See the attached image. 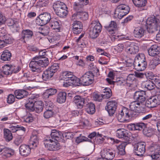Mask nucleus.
Segmentation results:
<instances>
[{
  "instance_id": "41",
  "label": "nucleus",
  "mask_w": 160,
  "mask_h": 160,
  "mask_svg": "<svg viewBox=\"0 0 160 160\" xmlns=\"http://www.w3.org/2000/svg\"><path fill=\"white\" fill-rule=\"evenodd\" d=\"M84 4L80 2H74L73 5V8L76 12H82L83 11V8Z\"/></svg>"
},
{
  "instance_id": "50",
  "label": "nucleus",
  "mask_w": 160,
  "mask_h": 160,
  "mask_svg": "<svg viewBox=\"0 0 160 160\" xmlns=\"http://www.w3.org/2000/svg\"><path fill=\"white\" fill-rule=\"evenodd\" d=\"M48 68L54 74L59 69V64L57 63H54Z\"/></svg>"
},
{
  "instance_id": "28",
  "label": "nucleus",
  "mask_w": 160,
  "mask_h": 160,
  "mask_svg": "<svg viewBox=\"0 0 160 160\" xmlns=\"http://www.w3.org/2000/svg\"><path fill=\"white\" fill-rule=\"evenodd\" d=\"M61 76L62 79L63 80H67L72 81V80L76 79V77L73 75L72 72L67 71L62 72Z\"/></svg>"
},
{
  "instance_id": "31",
  "label": "nucleus",
  "mask_w": 160,
  "mask_h": 160,
  "mask_svg": "<svg viewBox=\"0 0 160 160\" xmlns=\"http://www.w3.org/2000/svg\"><path fill=\"white\" fill-rule=\"evenodd\" d=\"M128 143L127 142H122L118 146H117L119 154L123 155L125 154V148Z\"/></svg>"
},
{
  "instance_id": "59",
  "label": "nucleus",
  "mask_w": 160,
  "mask_h": 160,
  "mask_svg": "<svg viewBox=\"0 0 160 160\" xmlns=\"http://www.w3.org/2000/svg\"><path fill=\"white\" fill-rule=\"evenodd\" d=\"M85 109H89V110H95V104L91 102L86 104L85 106Z\"/></svg>"
},
{
  "instance_id": "27",
  "label": "nucleus",
  "mask_w": 160,
  "mask_h": 160,
  "mask_svg": "<svg viewBox=\"0 0 160 160\" xmlns=\"http://www.w3.org/2000/svg\"><path fill=\"white\" fill-rule=\"evenodd\" d=\"M145 30L142 27L136 28L133 31L134 37L138 38H141L143 37Z\"/></svg>"
},
{
  "instance_id": "2",
  "label": "nucleus",
  "mask_w": 160,
  "mask_h": 160,
  "mask_svg": "<svg viewBox=\"0 0 160 160\" xmlns=\"http://www.w3.org/2000/svg\"><path fill=\"white\" fill-rule=\"evenodd\" d=\"M146 97L145 91L143 90L136 91L133 95V98L136 101L131 103L129 105L130 110L146 109L144 104Z\"/></svg>"
},
{
  "instance_id": "62",
  "label": "nucleus",
  "mask_w": 160,
  "mask_h": 160,
  "mask_svg": "<svg viewBox=\"0 0 160 160\" xmlns=\"http://www.w3.org/2000/svg\"><path fill=\"white\" fill-rule=\"evenodd\" d=\"M124 45L122 44H118L114 47V49L118 52H121L123 49Z\"/></svg>"
},
{
  "instance_id": "33",
  "label": "nucleus",
  "mask_w": 160,
  "mask_h": 160,
  "mask_svg": "<svg viewBox=\"0 0 160 160\" xmlns=\"http://www.w3.org/2000/svg\"><path fill=\"white\" fill-rule=\"evenodd\" d=\"M132 1L135 6L138 8L145 7L147 3V0H132ZM146 9L145 8L143 9Z\"/></svg>"
},
{
  "instance_id": "17",
  "label": "nucleus",
  "mask_w": 160,
  "mask_h": 160,
  "mask_svg": "<svg viewBox=\"0 0 160 160\" xmlns=\"http://www.w3.org/2000/svg\"><path fill=\"white\" fill-rule=\"evenodd\" d=\"M72 26V32L74 34H79L82 30V24L79 21L77 20L73 21Z\"/></svg>"
},
{
  "instance_id": "54",
  "label": "nucleus",
  "mask_w": 160,
  "mask_h": 160,
  "mask_svg": "<svg viewBox=\"0 0 160 160\" xmlns=\"http://www.w3.org/2000/svg\"><path fill=\"white\" fill-rule=\"evenodd\" d=\"M107 82L110 84L117 85H124L123 82L121 80H119L117 82H114L112 81L111 79L109 78H107L106 79Z\"/></svg>"
},
{
  "instance_id": "55",
  "label": "nucleus",
  "mask_w": 160,
  "mask_h": 160,
  "mask_svg": "<svg viewBox=\"0 0 160 160\" xmlns=\"http://www.w3.org/2000/svg\"><path fill=\"white\" fill-rule=\"evenodd\" d=\"M63 138L66 139H72L73 137V133L72 132H65L62 134Z\"/></svg>"
},
{
  "instance_id": "51",
  "label": "nucleus",
  "mask_w": 160,
  "mask_h": 160,
  "mask_svg": "<svg viewBox=\"0 0 160 160\" xmlns=\"http://www.w3.org/2000/svg\"><path fill=\"white\" fill-rule=\"evenodd\" d=\"M157 146L156 145L152 144L148 147V151L149 152H151V153L156 152L158 151L159 148H157Z\"/></svg>"
},
{
  "instance_id": "19",
  "label": "nucleus",
  "mask_w": 160,
  "mask_h": 160,
  "mask_svg": "<svg viewBox=\"0 0 160 160\" xmlns=\"http://www.w3.org/2000/svg\"><path fill=\"white\" fill-rule=\"evenodd\" d=\"M88 13L82 11V12L74 13L72 16V19L74 20L80 19L86 20L88 19Z\"/></svg>"
},
{
  "instance_id": "29",
  "label": "nucleus",
  "mask_w": 160,
  "mask_h": 160,
  "mask_svg": "<svg viewBox=\"0 0 160 160\" xmlns=\"http://www.w3.org/2000/svg\"><path fill=\"white\" fill-rule=\"evenodd\" d=\"M12 132H17L18 134L21 132V134H23L26 131L25 128L20 125H12L10 127Z\"/></svg>"
},
{
  "instance_id": "39",
  "label": "nucleus",
  "mask_w": 160,
  "mask_h": 160,
  "mask_svg": "<svg viewBox=\"0 0 160 160\" xmlns=\"http://www.w3.org/2000/svg\"><path fill=\"white\" fill-rule=\"evenodd\" d=\"M4 138L7 142H9L13 138L11 132L8 129H3Z\"/></svg>"
},
{
  "instance_id": "32",
  "label": "nucleus",
  "mask_w": 160,
  "mask_h": 160,
  "mask_svg": "<svg viewBox=\"0 0 160 160\" xmlns=\"http://www.w3.org/2000/svg\"><path fill=\"white\" fill-rule=\"evenodd\" d=\"M67 93L63 91L60 92L57 94V101L59 103H63L66 101Z\"/></svg>"
},
{
  "instance_id": "18",
  "label": "nucleus",
  "mask_w": 160,
  "mask_h": 160,
  "mask_svg": "<svg viewBox=\"0 0 160 160\" xmlns=\"http://www.w3.org/2000/svg\"><path fill=\"white\" fill-rule=\"evenodd\" d=\"M2 38L1 42L3 44V47H5L7 44L12 43L14 41L13 38L9 34L7 33L1 36Z\"/></svg>"
},
{
  "instance_id": "12",
  "label": "nucleus",
  "mask_w": 160,
  "mask_h": 160,
  "mask_svg": "<svg viewBox=\"0 0 160 160\" xmlns=\"http://www.w3.org/2000/svg\"><path fill=\"white\" fill-rule=\"evenodd\" d=\"M146 146V143L143 142H139L135 144L134 147V154L141 157L142 156L145 151Z\"/></svg>"
},
{
  "instance_id": "26",
  "label": "nucleus",
  "mask_w": 160,
  "mask_h": 160,
  "mask_svg": "<svg viewBox=\"0 0 160 160\" xmlns=\"http://www.w3.org/2000/svg\"><path fill=\"white\" fill-rule=\"evenodd\" d=\"M1 152L2 156L7 157H10L14 154V151L12 149L7 147H4L2 146H1Z\"/></svg>"
},
{
  "instance_id": "7",
  "label": "nucleus",
  "mask_w": 160,
  "mask_h": 160,
  "mask_svg": "<svg viewBox=\"0 0 160 160\" xmlns=\"http://www.w3.org/2000/svg\"><path fill=\"white\" fill-rule=\"evenodd\" d=\"M52 18L50 13L45 12L40 14L37 17L36 19V22L37 25L42 26L49 23Z\"/></svg>"
},
{
  "instance_id": "15",
  "label": "nucleus",
  "mask_w": 160,
  "mask_h": 160,
  "mask_svg": "<svg viewBox=\"0 0 160 160\" xmlns=\"http://www.w3.org/2000/svg\"><path fill=\"white\" fill-rule=\"evenodd\" d=\"M116 136L119 138H123L128 141L129 140L130 133L128 130L123 128H120L116 132Z\"/></svg>"
},
{
  "instance_id": "46",
  "label": "nucleus",
  "mask_w": 160,
  "mask_h": 160,
  "mask_svg": "<svg viewBox=\"0 0 160 160\" xmlns=\"http://www.w3.org/2000/svg\"><path fill=\"white\" fill-rule=\"evenodd\" d=\"M19 135L14 140V144L18 146L21 143L24 139V137L21 134V132L18 134Z\"/></svg>"
},
{
  "instance_id": "53",
  "label": "nucleus",
  "mask_w": 160,
  "mask_h": 160,
  "mask_svg": "<svg viewBox=\"0 0 160 160\" xmlns=\"http://www.w3.org/2000/svg\"><path fill=\"white\" fill-rule=\"evenodd\" d=\"M15 95L13 94H11L8 95L7 99V103L9 104L13 103L15 101Z\"/></svg>"
},
{
  "instance_id": "20",
  "label": "nucleus",
  "mask_w": 160,
  "mask_h": 160,
  "mask_svg": "<svg viewBox=\"0 0 160 160\" xmlns=\"http://www.w3.org/2000/svg\"><path fill=\"white\" fill-rule=\"evenodd\" d=\"M33 34V32L30 30H23L20 33L21 39L22 40H23L24 42H25V40H27L32 38Z\"/></svg>"
},
{
  "instance_id": "47",
  "label": "nucleus",
  "mask_w": 160,
  "mask_h": 160,
  "mask_svg": "<svg viewBox=\"0 0 160 160\" xmlns=\"http://www.w3.org/2000/svg\"><path fill=\"white\" fill-rule=\"evenodd\" d=\"M145 88L147 89L151 90L155 88L154 83L150 80L147 81L145 82Z\"/></svg>"
},
{
  "instance_id": "38",
  "label": "nucleus",
  "mask_w": 160,
  "mask_h": 160,
  "mask_svg": "<svg viewBox=\"0 0 160 160\" xmlns=\"http://www.w3.org/2000/svg\"><path fill=\"white\" fill-rule=\"evenodd\" d=\"M61 132L53 129L52 130L51 136L52 139L58 141L61 138Z\"/></svg>"
},
{
  "instance_id": "3",
  "label": "nucleus",
  "mask_w": 160,
  "mask_h": 160,
  "mask_svg": "<svg viewBox=\"0 0 160 160\" xmlns=\"http://www.w3.org/2000/svg\"><path fill=\"white\" fill-rule=\"evenodd\" d=\"M159 17L153 16L148 18L147 21V31L149 33H152L159 29L156 34L157 40L160 42V21Z\"/></svg>"
},
{
  "instance_id": "22",
  "label": "nucleus",
  "mask_w": 160,
  "mask_h": 160,
  "mask_svg": "<svg viewBox=\"0 0 160 160\" xmlns=\"http://www.w3.org/2000/svg\"><path fill=\"white\" fill-rule=\"evenodd\" d=\"M75 105L78 109H81L85 106V99L80 96H76L74 98Z\"/></svg>"
},
{
  "instance_id": "56",
  "label": "nucleus",
  "mask_w": 160,
  "mask_h": 160,
  "mask_svg": "<svg viewBox=\"0 0 160 160\" xmlns=\"http://www.w3.org/2000/svg\"><path fill=\"white\" fill-rule=\"evenodd\" d=\"M25 107L28 110H35L34 108V103L33 102H30L25 104Z\"/></svg>"
},
{
  "instance_id": "52",
  "label": "nucleus",
  "mask_w": 160,
  "mask_h": 160,
  "mask_svg": "<svg viewBox=\"0 0 160 160\" xmlns=\"http://www.w3.org/2000/svg\"><path fill=\"white\" fill-rule=\"evenodd\" d=\"M148 156L153 159L160 160V153L158 151L152 153H151L150 154L148 155Z\"/></svg>"
},
{
  "instance_id": "35",
  "label": "nucleus",
  "mask_w": 160,
  "mask_h": 160,
  "mask_svg": "<svg viewBox=\"0 0 160 160\" xmlns=\"http://www.w3.org/2000/svg\"><path fill=\"white\" fill-rule=\"evenodd\" d=\"M135 76L133 74H130L127 77L126 82V85L129 87H132L133 83L136 82Z\"/></svg>"
},
{
  "instance_id": "37",
  "label": "nucleus",
  "mask_w": 160,
  "mask_h": 160,
  "mask_svg": "<svg viewBox=\"0 0 160 160\" xmlns=\"http://www.w3.org/2000/svg\"><path fill=\"white\" fill-rule=\"evenodd\" d=\"M117 106V103L115 101L108 102L105 107V110H116Z\"/></svg>"
},
{
  "instance_id": "16",
  "label": "nucleus",
  "mask_w": 160,
  "mask_h": 160,
  "mask_svg": "<svg viewBox=\"0 0 160 160\" xmlns=\"http://www.w3.org/2000/svg\"><path fill=\"white\" fill-rule=\"evenodd\" d=\"M57 91L56 89L53 88H50L46 90L42 95V98L44 100L45 102L49 101L50 98L55 94Z\"/></svg>"
},
{
  "instance_id": "5",
  "label": "nucleus",
  "mask_w": 160,
  "mask_h": 160,
  "mask_svg": "<svg viewBox=\"0 0 160 160\" xmlns=\"http://www.w3.org/2000/svg\"><path fill=\"white\" fill-rule=\"evenodd\" d=\"M104 27L109 34H113L111 38L112 41H114L116 39L119 40L122 38L121 36L115 34L117 28V24L116 22L112 21L108 25L105 26Z\"/></svg>"
},
{
  "instance_id": "23",
  "label": "nucleus",
  "mask_w": 160,
  "mask_h": 160,
  "mask_svg": "<svg viewBox=\"0 0 160 160\" xmlns=\"http://www.w3.org/2000/svg\"><path fill=\"white\" fill-rule=\"evenodd\" d=\"M14 94L16 98L20 99L26 97L28 92L23 89H18L15 91Z\"/></svg>"
},
{
  "instance_id": "60",
  "label": "nucleus",
  "mask_w": 160,
  "mask_h": 160,
  "mask_svg": "<svg viewBox=\"0 0 160 160\" xmlns=\"http://www.w3.org/2000/svg\"><path fill=\"white\" fill-rule=\"evenodd\" d=\"M54 112L52 111H46L44 113V117L46 118H48L52 116Z\"/></svg>"
},
{
  "instance_id": "25",
  "label": "nucleus",
  "mask_w": 160,
  "mask_h": 160,
  "mask_svg": "<svg viewBox=\"0 0 160 160\" xmlns=\"http://www.w3.org/2000/svg\"><path fill=\"white\" fill-rule=\"evenodd\" d=\"M148 52L150 56H155L160 53V47L157 45H153L148 49Z\"/></svg>"
},
{
  "instance_id": "10",
  "label": "nucleus",
  "mask_w": 160,
  "mask_h": 160,
  "mask_svg": "<svg viewBox=\"0 0 160 160\" xmlns=\"http://www.w3.org/2000/svg\"><path fill=\"white\" fill-rule=\"evenodd\" d=\"M130 10L128 6L125 4L119 5L115 11V14L119 19H121L123 17L128 14Z\"/></svg>"
},
{
  "instance_id": "45",
  "label": "nucleus",
  "mask_w": 160,
  "mask_h": 160,
  "mask_svg": "<svg viewBox=\"0 0 160 160\" xmlns=\"http://www.w3.org/2000/svg\"><path fill=\"white\" fill-rule=\"evenodd\" d=\"M112 91L110 88H106L103 90L102 94L103 98L108 99L112 96Z\"/></svg>"
},
{
  "instance_id": "40",
  "label": "nucleus",
  "mask_w": 160,
  "mask_h": 160,
  "mask_svg": "<svg viewBox=\"0 0 160 160\" xmlns=\"http://www.w3.org/2000/svg\"><path fill=\"white\" fill-rule=\"evenodd\" d=\"M54 74L48 68L43 72L42 76V79L45 81L50 79L53 75Z\"/></svg>"
},
{
  "instance_id": "48",
  "label": "nucleus",
  "mask_w": 160,
  "mask_h": 160,
  "mask_svg": "<svg viewBox=\"0 0 160 160\" xmlns=\"http://www.w3.org/2000/svg\"><path fill=\"white\" fill-rule=\"evenodd\" d=\"M146 60L145 56L143 53H139L135 57L134 63Z\"/></svg>"
},
{
  "instance_id": "63",
  "label": "nucleus",
  "mask_w": 160,
  "mask_h": 160,
  "mask_svg": "<svg viewBox=\"0 0 160 160\" xmlns=\"http://www.w3.org/2000/svg\"><path fill=\"white\" fill-rule=\"evenodd\" d=\"M84 34H82L78 37V38L77 39L76 42H78V43L79 45H82L84 46V45L85 46L86 45V42H84L82 43V41L83 40L82 39V38L84 36Z\"/></svg>"
},
{
  "instance_id": "1",
  "label": "nucleus",
  "mask_w": 160,
  "mask_h": 160,
  "mask_svg": "<svg viewBox=\"0 0 160 160\" xmlns=\"http://www.w3.org/2000/svg\"><path fill=\"white\" fill-rule=\"evenodd\" d=\"M47 52L42 51L39 52L38 56L32 58L29 65L33 72H39L41 71L42 67H46L49 64L48 59L44 56Z\"/></svg>"
},
{
  "instance_id": "64",
  "label": "nucleus",
  "mask_w": 160,
  "mask_h": 160,
  "mask_svg": "<svg viewBox=\"0 0 160 160\" xmlns=\"http://www.w3.org/2000/svg\"><path fill=\"white\" fill-rule=\"evenodd\" d=\"M6 26L5 23H0V33H2L3 35L6 33Z\"/></svg>"
},
{
  "instance_id": "6",
  "label": "nucleus",
  "mask_w": 160,
  "mask_h": 160,
  "mask_svg": "<svg viewBox=\"0 0 160 160\" xmlns=\"http://www.w3.org/2000/svg\"><path fill=\"white\" fill-rule=\"evenodd\" d=\"M102 29L101 24L98 21H93L89 33L90 37L92 39L96 38L101 32Z\"/></svg>"
},
{
  "instance_id": "13",
  "label": "nucleus",
  "mask_w": 160,
  "mask_h": 160,
  "mask_svg": "<svg viewBox=\"0 0 160 160\" xmlns=\"http://www.w3.org/2000/svg\"><path fill=\"white\" fill-rule=\"evenodd\" d=\"M57 141H54L51 139H46L44 142V144L46 148L50 151H55L59 148L60 145Z\"/></svg>"
},
{
  "instance_id": "42",
  "label": "nucleus",
  "mask_w": 160,
  "mask_h": 160,
  "mask_svg": "<svg viewBox=\"0 0 160 160\" xmlns=\"http://www.w3.org/2000/svg\"><path fill=\"white\" fill-rule=\"evenodd\" d=\"M67 8H62V10H60L55 12L56 14L61 18H65L67 16L68 11Z\"/></svg>"
},
{
  "instance_id": "30",
  "label": "nucleus",
  "mask_w": 160,
  "mask_h": 160,
  "mask_svg": "<svg viewBox=\"0 0 160 160\" xmlns=\"http://www.w3.org/2000/svg\"><path fill=\"white\" fill-rule=\"evenodd\" d=\"M127 52L130 54H135L139 51V47L135 43H132L127 48Z\"/></svg>"
},
{
  "instance_id": "21",
  "label": "nucleus",
  "mask_w": 160,
  "mask_h": 160,
  "mask_svg": "<svg viewBox=\"0 0 160 160\" xmlns=\"http://www.w3.org/2000/svg\"><path fill=\"white\" fill-rule=\"evenodd\" d=\"M160 104V102L156 99L153 97L149 99L146 101L145 105V108L148 107L149 108H152L156 107L157 105Z\"/></svg>"
},
{
  "instance_id": "24",
  "label": "nucleus",
  "mask_w": 160,
  "mask_h": 160,
  "mask_svg": "<svg viewBox=\"0 0 160 160\" xmlns=\"http://www.w3.org/2000/svg\"><path fill=\"white\" fill-rule=\"evenodd\" d=\"M134 68L138 71L144 70L147 66V62L146 60L143 61L136 62L133 63Z\"/></svg>"
},
{
  "instance_id": "61",
  "label": "nucleus",
  "mask_w": 160,
  "mask_h": 160,
  "mask_svg": "<svg viewBox=\"0 0 160 160\" xmlns=\"http://www.w3.org/2000/svg\"><path fill=\"white\" fill-rule=\"evenodd\" d=\"M11 65V74L12 73H16L18 72L21 69V68L18 66Z\"/></svg>"
},
{
  "instance_id": "8",
  "label": "nucleus",
  "mask_w": 160,
  "mask_h": 160,
  "mask_svg": "<svg viewBox=\"0 0 160 160\" xmlns=\"http://www.w3.org/2000/svg\"><path fill=\"white\" fill-rule=\"evenodd\" d=\"M94 76L93 73L91 71H89L86 72L77 80L78 81H81V84L83 86H89L93 82Z\"/></svg>"
},
{
  "instance_id": "57",
  "label": "nucleus",
  "mask_w": 160,
  "mask_h": 160,
  "mask_svg": "<svg viewBox=\"0 0 160 160\" xmlns=\"http://www.w3.org/2000/svg\"><path fill=\"white\" fill-rule=\"evenodd\" d=\"M64 5H65V4L63 2L60 1H57L54 3L53 7L54 10L55 11V10H56L58 8Z\"/></svg>"
},
{
  "instance_id": "34",
  "label": "nucleus",
  "mask_w": 160,
  "mask_h": 160,
  "mask_svg": "<svg viewBox=\"0 0 160 160\" xmlns=\"http://www.w3.org/2000/svg\"><path fill=\"white\" fill-rule=\"evenodd\" d=\"M132 129L134 130L141 131L145 129L146 127V125L143 122H139L136 123L132 124L130 125Z\"/></svg>"
},
{
  "instance_id": "11",
  "label": "nucleus",
  "mask_w": 160,
  "mask_h": 160,
  "mask_svg": "<svg viewBox=\"0 0 160 160\" xmlns=\"http://www.w3.org/2000/svg\"><path fill=\"white\" fill-rule=\"evenodd\" d=\"M100 154L102 158H100L99 160H102L103 159L112 160L115 156V151L112 149L104 148L101 150Z\"/></svg>"
},
{
  "instance_id": "58",
  "label": "nucleus",
  "mask_w": 160,
  "mask_h": 160,
  "mask_svg": "<svg viewBox=\"0 0 160 160\" xmlns=\"http://www.w3.org/2000/svg\"><path fill=\"white\" fill-rule=\"evenodd\" d=\"M102 98H103L102 94L101 95L97 93H95L93 94V99L95 101L101 102L102 100Z\"/></svg>"
},
{
  "instance_id": "44",
  "label": "nucleus",
  "mask_w": 160,
  "mask_h": 160,
  "mask_svg": "<svg viewBox=\"0 0 160 160\" xmlns=\"http://www.w3.org/2000/svg\"><path fill=\"white\" fill-rule=\"evenodd\" d=\"M38 32L44 36H46L48 35L50 31V28L48 27L45 26L42 28H39Z\"/></svg>"
},
{
  "instance_id": "43",
  "label": "nucleus",
  "mask_w": 160,
  "mask_h": 160,
  "mask_svg": "<svg viewBox=\"0 0 160 160\" xmlns=\"http://www.w3.org/2000/svg\"><path fill=\"white\" fill-rule=\"evenodd\" d=\"M2 71L4 75L8 76L11 74V65L6 64L2 67Z\"/></svg>"
},
{
  "instance_id": "9",
  "label": "nucleus",
  "mask_w": 160,
  "mask_h": 160,
  "mask_svg": "<svg viewBox=\"0 0 160 160\" xmlns=\"http://www.w3.org/2000/svg\"><path fill=\"white\" fill-rule=\"evenodd\" d=\"M142 111H121L119 113L118 118L120 119L122 118L123 119H130L132 118H136L141 113H144Z\"/></svg>"
},
{
  "instance_id": "4",
  "label": "nucleus",
  "mask_w": 160,
  "mask_h": 160,
  "mask_svg": "<svg viewBox=\"0 0 160 160\" xmlns=\"http://www.w3.org/2000/svg\"><path fill=\"white\" fill-rule=\"evenodd\" d=\"M38 143V137L36 135H32L30 138V147L26 144H22L19 147L20 154L25 157L28 156L31 152L32 148H35L37 146Z\"/></svg>"
},
{
  "instance_id": "14",
  "label": "nucleus",
  "mask_w": 160,
  "mask_h": 160,
  "mask_svg": "<svg viewBox=\"0 0 160 160\" xmlns=\"http://www.w3.org/2000/svg\"><path fill=\"white\" fill-rule=\"evenodd\" d=\"M49 25L51 29L55 32H59L62 29V24L61 22L57 20L55 18H52L49 23Z\"/></svg>"
},
{
  "instance_id": "36",
  "label": "nucleus",
  "mask_w": 160,
  "mask_h": 160,
  "mask_svg": "<svg viewBox=\"0 0 160 160\" xmlns=\"http://www.w3.org/2000/svg\"><path fill=\"white\" fill-rule=\"evenodd\" d=\"M12 54L8 50H5L1 56V59L3 61H9L11 60Z\"/></svg>"
},
{
  "instance_id": "49",
  "label": "nucleus",
  "mask_w": 160,
  "mask_h": 160,
  "mask_svg": "<svg viewBox=\"0 0 160 160\" xmlns=\"http://www.w3.org/2000/svg\"><path fill=\"white\" fill-rule=\"evenodd\" d=\"M43 104L41 101H35L34 103V108L35 110H42L43 107Z\"/></svg>"
}]
</instances>
